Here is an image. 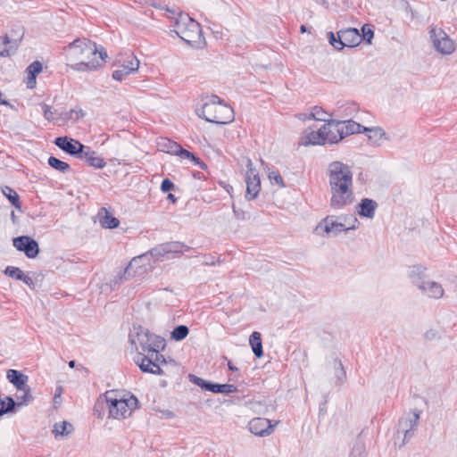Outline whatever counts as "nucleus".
Listing matches in <instances>:
<instances>
[{"mask_svg":"<svg viewBox=\"0 0 457 457\" xmlns=\"http://www.w3.org/2000/svg\"><path fill=\"white\" fill-rule=\"evenodd\" d=\"M177 35L185 42L191 44L200 38L202 29L200 24L187 14H180L176 22Z\"/></svg>","mask_w":457,"mask_h":457,"instance_id":"423d86ee","label":"nucleus"},{"mask_svg":"<svg viewBox=\"0 0 457 457\" xmlns=\"http://www.w3.org/2000/svg\"><path fill=\"white\" fill-rule=\"evenodd\" d=\"M6 378L8 381L16 387L17 390L25 389V386H28V376L19 370H9L7 371Z\"/></svg>","mask_w":457,"mask_h":457,"instance_id":"b1692460","label":"nucleus"},{"mask_svg":"<svg viewBox=\"0 0 457 457\" xmlns=\"http://www.w3.org/2000/svg\"><path fill=\"white\" fill-rule=\"evenodd\" d=\"M201 258L202 264L204 266H215L220 262V257L214 254H202Z\"/></svg>","mask_w":457,"mask_h":457,"instance_id":"c03bdc74","label":"nucleus"},{"mask_svg":"<svg viewBox=\"0 0 457 457\" xmlns=\"http://www.w3.org/2000/svg\"><path fill=\"white\" fill-rule=\"evenodd\" d=\"M47 162L50 167L62 173H66L71 170V167L67 162L61 161L54 156H50Z\"/></svg>","mask_w":457,"mask_h":457,"instance_id":"e433bc0d","label":"nucleus"},{"mask_svg":"<svg viewBox=\"0 0 457 457\" xmlns=\"http://www.w3.org/2000/svg\"><path fill=\"white\" fill-rule=\"evenodd\" d=\"M420 419V411L413 410L404 413L398 421L397 436L403 435V442L400 447L407 444L413 436Z\"/></svg>","mask_w":457,"mask_h":457,"instance_id":"6e6552de","label":"nucleus"},{"mask_svg":"<svg viewBox=\"0 0 457 457\" xmlns=\"http://www.w3.org/2000/svg\"><path fill=\"white\" fill-rule=\"evenodd\" d=\"M326 115L327 113L321 108L315 107L313 112L308 115L307 119L327 121Z\"/></svg>","mask_w":457,"mask_h":457,"instance_id":"a18cd8bd","label":"nucleus"},{"mask_svg":"<svg viewBox=\"0 0 457 457\" xmlns=\"http://www.w3.org/2000/svg\"><path fill=\"white\" fill-rule=\"evenodd\" d=\"M429 34L433 46L437 52L442 54H451L454 51L453 40L442 29L433 27Z\"/></svg>","mask_w":457,"mask_h":457,"instance_id":"f8f14e48","label":"nucleus"},{"mask_svg":"<svg viewBox=\"0 0 457 457\" xmlns=\"http://www.w3.org/2000/svg\"><path fill=\"white\" fill-rule=\"evenodd\" d=\"M177 156H179L182 159L190 160V158H194V154L180 146L178 151Z\"/></svg>","mask_w":457,"mask_h":457,"instance_id":"864d4df0","label":"nucleus"},{"mask_svg":"<svg viewBox=\"0 0 457 457\" xmlns=\"http://www.w3.org/2000/svg\"><path fill=\"white\" fill-rule=\"evenodd\" d=\"M167 198L172 203H175L177 201L176 196L171 193L168 195Z\"/></svg>","mask_w":457,"mask_h":457,"instance_id":"680f3d73","label":"nucleus"},{"mask_svg":"<svg viewBox=\"0 0 457 457\" xmlns=\"http://www.w3.org/2000/svg\"><path fill=\"white\" fill-rule=\"evenodd\" d=\"M15 405L16 403L11 396H6L5 399H0V417L12 412Z\"/></svg>","mask_w":457,"mask_h":457,"instance_id":"4c0bfd02","label":"nucleus"},{"mask_svg":"<svg viewBox=\"0 0 457 457\" xmlns=\"http://www.w3.org/2000/svg\"><path fill=\"white\" fill-rule=\"evenodd\" d=\"M158 352H159V351H157L156 353H154L155 358H154V360H153V361H154V363L155 365H157V366H159V367H161V368H162V364H166V360H165L164 356H163V355H162V354H159V353H158ZM152 353V355L154 354V353Z\"/></svg>","mask_w":457,"mask_h":457,"instance_id":"4d7b16f0","label":"nucleus"},{"mask_svg":"<svg viewBox=\"0 0 457 457\" xmlns=\"http://www.w3.org/2000/svg\"><path fill=\"white\" fill-rule=\"evenodd\" d=\"M422 286L423 287H419V289L430 298L439 299L444 295L441 284L436 281H424Z\"/></svg>","mask_w":457,"mask_h":457,"instance_id":"5701e85b","label":"nucleus"},{"mask_svg":"<svg viewBox=\"0 0 457 457\" xmlns=\"http://www.w3.org/2000/svg\"><path fill=\"white\" fill-rule=\"evenodd\" d=\"M195 178L200 179V172H196L194 174Z\"/></svg>","mask_w":457,"mask_h":457,"instance_id":"338daca9","label":"nucleus"},{"mask_svg":"<svg viewBox=\"0 0 457 457\" xmlns=\"http://www.w3.org/2000/svg\"><path fill=\"white\" fill-rule=\"evenodd\" d=\"M20 280L24 282L26 285H28L29 287L34 285L33 279L30 277L25 275L24 272L22 273Z\"/></svg>","mask_w":457,"mask_h":457,"instance_id":"bf43d9fd","label":"nucleus"},{"mask_svg":"<svg viewBox=\"0 0 457 457\" xmlns=\"http://www.w3.org/2000/svg\"><path fill=\"white\" fill-rule=\"evenodd\" d=\"M378 207L376 201L370 198H363L356 206V212L361 217L372 219Z\"/></svg>","mask_w":457,"mask_h":457,"instance_id":"4be33fe9","label":"nucleus"},{"mask_svg":"<svg viewBox=\"0 0 457 457\" xmlns=\"http://www.w3.org/2000/svg\"><path fill=\"white\" fill-rule=\"evenodd\" d=\"M13 246L20 252H23L28 258H35L39 253L37 242L28 237L21 236L13 238Z\"/></svg>","mask_w":457,"mask_h":457,"instance_id":"f3484780","label":"nucleus"},{"mask_svg":"<svg viewBox=\"0 0 457 457\" xmlns=\"http://www.w3.org/2000/svg\"><path fill=\"white\" fill-rule=\"evenodd\" d=\"M196 114L206 121L215 124H228L234 120L233 109L215 95L211 96L202 108L196 110Z\"/></svg>","mask_w":457,"mask_h":457,"instance_id":"f03ea898","label":"nucleus"},{"mask_svg":"<svg viewBox=\"0 0 457 457\" xmlns=\"http://www.w3.org/2000/svg\"><path fill=\"white\" fill-rule=\"evenodd\" d=\"M361 39L366 41L368 44H370L374 36V32L371 29V26L369 24H364L361 28Z\"/></svg>","mask_w":457,"mask_h":457,"instance_id":"de8ad7c7","label":"nucleus"},{"mask_svg":"<svg viewBox=\"0 0 457 457\" xmlns=\"http://www.w3.org/2000/svg\"><path fill=\"white\" fill-rule=\"evenodd\" d=\"M130 344L137 349L139 345L143 352L156 353L160 348L163 347V340L150 333V331L141 326H133L129 336Z\"/></svg>","mask_w":457,"mask_h":457,"instance_id":"39448f33","label":"nucleus"},{"mask_svg":"<svg viewBox=\"0 0 457 457\" xmlns=\"http://www.w3.org/2000/svg\"><path fill=\"white\" fill-rule=\"evenodd\" d=\"M139 61L132 52H125L116 58L118 69L112 72V79L117 81L123 80L127 76L136 72L139 68Z\"/></svg>","mask_w":457,"mask_h":457,"instance_id":"1a4fd4ad","label":"nucleus"},{"mask_svg":"<svg viewBox=\"0 0 457 457\" xmlns=\"http://www.w3.org/2000/svg\"><path fill=\"white\" fill-rule=\"evenodd\" d=\"M322 131L324 132L326 143L337 144L344 138L343 134H341L339 120H329L322 126Z\"/></svg>","mask_w":457,"mask_h":457,"instance_id":"6ab92c4d","label":"nucleus"},{"mask_svg":"<svg viewBox=\"0 0 457 457\" xmlns=\"http://www.w3.org/2000/svg\"><path fill=\"white\" fill-rule=\"evenodd\" d=\"M329 43L337 50L344 47H353L358 46L361 41V36L357 29L349 28L337 32L336 37L333 32L328 33Z\"/></svg>","mask_w":457,"mask_h":457,"instance_id":"9d476101","label":"nucleus"},{"mask_svg":"<svg viewBox=\"0 0 457 457\" xmlns=\"http://www.w3.org/2000/svg\"><path fill=\"white\" fill-rule=\"evenodd\" d=\"M335 376L337 378L336 384L341 385L345 379L346 373L344 369L343 363L340 360L335 359L334 361Z\"/></svg>","mask_w":457,"mask_h":457,"instance_id":"58836bf2","label":"nucleus"},{"mask_svg":"<svg viewBox=\"0 0 457 457\" xmlns=\"http://www.w3.org/2000/svg\"><path fill=\"white\" fill-rule=\"evenodd\" d=\"M232 209H233V212H234V215L235 217L237 219V220H245L246 219V212H244L243 210L241 209H237L236 208L235 204L232 205Z\"/></svg>","mask_w":457,"mask_h":457,"instance_id":"6e6d98bb","label":"nucleus"},{"mask_svg":"<svg viewBox=\"0 0 457 457\" xmlns=\"http://www.w3.org/2000/svg\"><path fill=\"white\" fill-rule=\"evenodd\" d=\"M363 132L367 134L368 139L374 145H381L382 143L387 139L385 131L379 127H364Z\"/></svg>","mask_w":457,"mask_h":457,"instance_id":"393cba45","label":"nucleus"},{"mask_svg":"<svg viewBox=\"0 0 457 457\" xmlns=\"http://www.w3.org/2000/svg\"><path fill=\"white\" fill-rule=\"evenodd\" d=\"M359 221L356 218L353 219V224L346 227L344 223L337 220V217L329 215L321 220L315 228V232L320 236L337 237L342 231H348L350 229L357 228Z\"/></svg>","mask_w":457,"mask_h":457,"instance_id":"0eeeda50","label":"nucleus"},{"mask_svg":"<svg viewBox=\"0 0 457 457\" xmlns=\"http://www.w3.org/2000/svg\"><path fill=\"white\" fill-rule=\"evenodd\" d=\"M79 160H85L88 166L96 169H103L106 162L104 158L89 146H85V150L81 154Z\"/></svg>","mask_w":457,"mask_h":457,"instance_id":"412c9836","label":"nucleus"},{"mask_svg":"<svg viewBox=\"0 0 457 457\" xmlns=\"http://www.w3.org/2000/svg\"><path fill=\"white\" fill-rule=\"evenodd\" d=\"M246 174H245V182H246V194L245 197L248 200H253L257 197L259 192L261 190V180L259 178L258 171L256 169L253 167V162L250 159H247L246 162Z\"/></svg>","mask_w":457,"mask_h":457,"instance_id":"4468645a","label":"nucleus"},{"mask_svg":"<svg viewBox=\"0 0 457 457\" xmlns=\"http://www.w3.org/2000/svg\"><path fill=\"white\" fill-rule=\"evenodd\" d=\"M73 431V426L68 421L55 423L54 426L53 433L55 436H66Z\"/></svg>","mask_w":457,"mask_h":457,"instance_id":"f704fd0d","label":"nucleus"},{"mask_svg":"<svg viewBox=\"0 0 457 457\" xmlns=\"http://www.w3.org/2000/svg\"><path fill=\"white\" fill-rule=\"evenodd\" d=\"M4 273L6 275V276H9L12 278H15L17 280H20L23 271L17 268V267H13V266H7L4 271Z\"/></svg>","mask_w":457,"mask_h":457,"instance_id":"49530a36","label":"nucleus"},{"mask_svg":"<svg viewBox=\"0 0 457 457\" xmlns=\"http://www.w3.org/2000/svg\"><path fill=\"white\" fill-rule=\"evenodd\" d=\"M164 244L166 245V249L168 250L169 256L176 253H181L183 251L187 252L190 250L188 245L179 241L167 242Z\"/></svg>","mask_w":457,"mask_h":457,"instance_id":"72a5a7b5","label":"nucleus"},{"mask_svg":"<svg viewBox=\"0 0 457 457\" xmlns=\"http://www.w3.org/2000/svg\"><path fill=\"white\" fill-rule=\"evenodd\" d=\"M135 362L139 367L140 370L145 373H151L154 375H164L162 368L155 365L152 357L145 354H138L135 359Z\"/></svg>","mask_w":457,"mask_h":457,"instance_id":"aec40b11","label":"nucleus"},{"mask_svg":"<svg viewBox=\"0 0 457 457\" xmlns=\"http://www.w3.org/2000/svg\"><path fill=\"white\" fill-rule=\"evenodd\" d=\"M300 29H301V32H303H303H305V31H306V27H305L304 25H302V26H301V28H300Z\"/></svg>","mask_w":457,"mask_h":457,"instance_id":"69168bd1","label":"nucleus"},{"mask_svg":"<svg viewBox=\"0 0 457 457\" xmlns=\"http://www.w3.org/2000/svg\"><path fill=\"white\" fill-rule=\"evenodd\" d=\"M228 367L232 371H237V368L235 367L230 361H228Z\"/></svg>","mask_w":457,"mask_h":457,"instance_id":"e2e57ef3","label":"nucleus"},{"mask_svg":"<svg viewBox=\"0 0 457 457\" xmlns=\"http://www.w3.org/2000/svg\"><path fill=\"white\" fill-rule=\"evenodd\" d=\"M443 337V331L436 328H429L424 333L427 341L440 340Z\"/></svg>","mask_w":457,"mask_h":457,"instance_id":"37998d69","label":"nucleus"},{"mask_svg":"<svg viewBox=\"0 0 457 457\" xmlns=\"http://www.w3.org/2000/svg\"><path fill=\"white\" fill-rule=\"evenodd\" d=\"M189 329L185 325L177 326L171 332L170 337L173 340L180 341L187 337Z\"/></svg>","mask_w":457,"mask_h":457,"instance_id":"a19ab883","label":"nucleus"},{"mask_svg":"<svg viewBox=\"0 0 457 457\" xmlns=\"http://www.w3.org/2000/svg\"><path fill=\"white\" fill-rule=\"evenodd\" d=\"M190 161L193 162L195 165L199 166L202 170H205L207 165L197 156L194 154V158H190Z\"/></svg>","mask_w":457,"mask_h":457,"instance_id":"13d9d810","label":"nucleus"},{"mask_svg":"<svg viewBox=\"0 0 457 457\" xmlns=\"http://www.w3.org/2000/svg\"><path fill=\"white\" fill-rule=\"evenodd\" d=\"M302 145H325L326 138L324 137V132L322 131V127L317 131H311L307 133L302 138Z\"/></svg>","mask_w":457,"mask_h":457,"instance_id":"c85d7f7f","label":"nucleus"},{"mask_svg":"<svg viewBox=\"0 0 457 457\" xmlns=\"http://www.w3.org/2000/svg\"><path fill=\"white\" fill-rule=\"evenodd\" d=\"M23 30L21 28L12 29L10 33L4 37H0V56L9 57L12 55L18 49L20 43L23 37Z\"/></svg>","mask_w":457,"mask_h":457,"instance_id":"ddd939ff","label":"nucleus"},{"mask_svg":"<svg viewBox=\"0 0 457 457\" xmlns=\"http://www.w3.org/2000/svg\"><path fill=\"white\" fill-rule=\"evenodd\" d=\"M42 71V63L39 61H35L32 63H30L28 68L26 69V71L28 73L27 78V87L28 88H34L36 87V77Z\"/></svg>","mask_w":457,"mask_h":457,"instance_id":"c756f323","label":"nucleus"},{"mask_svg":"<svg viewBox=\"0 0 457 457\" xmlns=\"http://www.w3.org/2000/svg\"><path fill=\"white\" fill-rule=\"evenodd\" d=\"M339 122L341 127V134H343L344 138L352 134L363 132L364 126L353 120H339Z\"/></svg>","mask_w":457,"mask_h":457,"instance_id":"cd10ccee","label":"nucleus"},{"mask_svg":"<svg viewBox=\"0 0 457 457\" xmlns=\"http://www.w3.org/2000/svg\"><path fill=\"white\" fill-rule=\"evenodd\" d=\"M148 254H150L155 261H162L163 259H170L172 256H169L168 250L166 249L165 244H161L149 251L148 253L142 254L140 256L135 257L131 260L129 265L126 267L124 270V277L131 276L132 272L137 273L135 270L137 268L140 267V262L146 259Z\"/></svg>","mask_w":457,"mask_h":457,"instance_id":"9b49d317","label":"nucleus"},{"mask_svg":"<svg viewBox=\"0 0 457 457\" xmlns=\"http://www.w3.org/2000/svg\"><path fill=\"white\" fill-rule=\"evenodd\" d=\"M101 60H77L78 62L71 65L72 69L78 71H94L103 66V58Z\"/></svg>","mask_w":457,"mask_h":457,"instance_id":"bb28decb","label":"nucleus"},{"mask_svg":"<svg viewBox=\"0 0 457 457\" xmlns=\"http://www.w3.org/2000/svg\"><path fill=\"white\" fill-rule=\"evenodd\" d=\"M249 344L254 355L257 358H261L263 355L262 343L261 333L254 331L249 337Z\"/></svg>","mask_w":457,"mask_h":457,"instance_id":"7c9ffc66","label":"nucleus"},{"mask_svg":"<svg viewBox=\"0 0 457 457\" xmlns=\"http://www.w3.org/2000/svg\"><path fill=\"white\" fill-rule=\"evenodd\" d=\"M174 187V183L169 179H163L161 184V189L162 192H169L170 190L173 189Z\"/></svg>","mask_w":457,"mask_h":457,"instance_id":"603ef678","label":"nucleus"},{"mask_svg":"<svg viewBox=\"0 0 457 457\" xmlns=\"http://www.w3.org/2000/svg\"><path fill=\"white\" fill-rule=\"evenodd\" d=\"M426 268L422 265H413L409 268L408 276L413 285L418 288L423 287L422 283L425 281Z\"/></svg>","mask_w":457,"mask_h":457,"instance_id":"a878e982","label":"nucleus"},{"mask_svg":"<svg viewBox=\"0 0 457 457\" xmlns=\"http://www.w3.org/2000/svg\"><path fill=\"white\" fill-rule=\"evenodd\" d=\"M248 428L255 436H268L273 432L274 425L268 419L254 418L249 422Z\"/></svg>","mask_w":457,"mask_h":457,"instance_id":"a211bd4d","label":"nucleus"},{"mask_svg":"<svg viewBox=\"0 0 457 457\" xmlns=\"http://www.w3.org/2000/svg\"><path fill=\"white\" fill-rule=\"evenodd\" d=\"M102 212H104V215L99 213V223L103 228H115L119 226L120 220L110 214L105 209H102Z\"/></svg>","mask_w":457,"mask_h":457,"instance_id":"2f4dec72","label":"nucleus"},{"mask_svg":"<svg viewBox=\"0 0 457 457\" xmlns=\"http://www.w3.org/2000/svg\"><path fill=\"white\" fill-rule=\"evenodd\" d=\"M75 364H76L75 361H69V366H70L71 368H74V367H75Z\"/></svg>","mask_w":457,"mask_h":457,"instance_id":"0e129e2a","label":"nucleus"},{"mask_svg":"<svg viewBox=\"0 0 457 457\" xmlns=\"http://www.w3.org/2000/svg\"><path fill=\"white\" fill-rule=\"evenodd\" d=\"M2 192L4 195V196L10 201L12 205L18 209L21 207L19 195L14 189L8 186H5L2 187Z\"/></svg>","mask_w":457,"mask_h":457,"instance_id":"c9c22d12","label":"nucleus"},{"mask_svg":"<svg viewBox=\"0 0 457 457\" xmlns=\"http://www.w3.org/2000/svg\"><path fill=\"white\" fill-rule=\"evenodd\" d=\"M21 392V395H17L16 405H27L32 401L31 390L29 386H25V389L19 390Z\"/></svg>","mask_w":457,"mask_h":457,"instance_id":"ea45409f","label":"nucleus"},{"mask_svg":"<svg viewBox=\"0 0 457 457\" xmlns=\"http://www.w3.org/2000/svg\"><path fill=\"white\" fill-rule=\"evenodd\" d=\"M104 397L110 419L120 420L129 417L138 403L136 396L130 395L129 398H123L115 391L105 392Z\"/></svg>","mask_w":457,"mask_h":457,"instance_id":"20e7f679","label":"nucleus"},{"mask_svg":"<svg viewBox=\"0 0 457 457\" xmlns=\"http://www.w3.org/2000/svg\"><path fill=\"white\" fill-rule=\"evenodd\" d=\"M104 404H105V401H104V397L103 395L102 396H100L98 398V400L96 403L95 407H94L95 415H96V417L99 419L103 417V409L104 407Z\"/></svg>","mask_w":457,"mask_h":457,"instance_id":"09e8293b","label":"nucleus"},{"mask_svg":"<svg viewBox=\"0 0 457 457\" xmlns=\"http://www.w3.org/2000/svg\"><path fill=\"white\" fill-rule=\"evenodd\" d=\"M41 108H42L43 115L46 120H47L48 121H53L55 120V118L54 116V112L52 111L51 106H49L46 104H42Z\"/></svg>","mask_w":457,"mask_h":457,"instance_id":"3c124183","label":"nucleus"},{"mask_svg":"<svg viewBox=\"0 0 457 457\" xmlns=\"http://www.w3.org/2000/svg\"><path fill=\"white\" fill-rule=\"evenodd\" d=\"M328 178L330 188L329 205L334 210H341L354 201L353 172L342 162L335 161L328 166Z\"/></svg>","mask_w":457,"mask_h":457,"instance_id":"f257e3e1","label":"nucleus"},{"mask_svg":"<svg viewBox=\"0 0 457 457\" xmlns=\"http://www.w3.org/2000/svg\"><path fill=\"white\" fill-rule=\"evenodd\" d=\"M54 145L66 154L79 159L85 150V145L68 137H59L54 140Z\"/></svg>","mask_w":457,"mask_h":457,"instance_id":"dca6fc26","label":"nucleus"},{"mask_svg":"<svg viewBox=\"0 0 457 457\" xmlns=\"http://www.w3.org/2000/svg\"><path fill=\"white\" fill-rule=\"evenodd\" d=\"M65 50L68 52L71 60H101L103 58V64L107 58V52L102 46H97L87 38H77L70 43Z\"/></svg>","mask_w":457,"mask_h":457,"instance_id":"7ed1b4c3","label":"nucleus"},{"mask_svg":"<svg viewBox=\"0 0 457 457\" xmlns=\"http://www.w3.org/2000/svg\"><path fill=\"white\" fill-rule=\"evenodd\" d=\"M367 452L365 444L362 440L358 438L352 449L351 457H366Z\"/></svg>","mask_w":457,"mask_h":457,"instance_id":"79ce46f5","label":"nucleus"},{"mask_svg":"<svg viewBox=\"0 0 457 457\" xmlns=\"http://www.w3.org/2000/svg\"><path fill=\"white\" fill-rule=\"evenodd\" d=\"M83 116H84V112L81 109H79V110L71 109L69 112V118L75 120H79Z\"/></svg>","mask_w":457,"mask_h":457,"instance_id":"5fc2aeb1","label":"nucleus"},{"mask_svg":"<svg viewBox=\"0 0 457 457\" xmlns=\"http://www.w3.org/2000/svg\"><path fill=\"white\" fill-rule=\"evenodd\" d=\"M61 394H62V389L61 388H57L56 391H55V394H54V404L55 406L57 404H60V401L58 399L60 398Z\"/></svg>","mask_w":457,"mask_h":457,"instance_id":"052dcab7","label":"nucleus"},{"mask_svg":"<svg viewBox=\"0 0 457 457\" xmlns=\"http://www.w3.org/2000/svg\"><path fill=\"white\" fill-rule=\"evenodd\" d=\"M189 379L195 385L200 386L201 388L206 391H210L212 393L229 395L231 393L237 392V387L231 384H217L211 381H207L195 375H189Z\"/></svg>","mask_w":457,"mask_h":457,"instance_id":"2eb2a0df","label":"nucleus"},{"mask_svg":"<svg viewBox=\"0 0 457 457\" xmlns=\"http://www.w3.org/2000/svg\"><path fill=\"white\" fill-rule=\"evenodd\" d=\"M269 179L272 184L278 185L279 187H284L285 184L281 175L278 171H270Z\"/></svg>","mask_w":457,"mask_h":457,"instance_id":"8fccbe9b","label":"nucleus"},{"mask_svg":"<svg viewBox=\"0 0 457 457\" xmlns=\"http://www.w3.org/2000/svg\"><path fill=\"white\" fill-rule=\"evenodd\" d=\"M181 145L168 138H162L158 143V147L162 152L177 155Z\"/></svg>","mask_w":457,"mask_h":457,"instance_id":"473e14b6","label":"nucleus"}]
</instances>
